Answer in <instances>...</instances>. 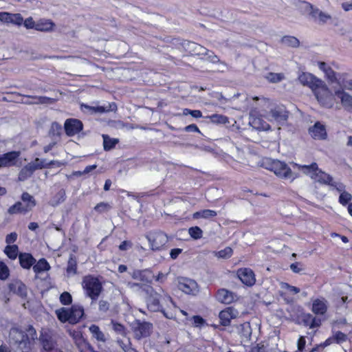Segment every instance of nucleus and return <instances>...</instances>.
<instances>
[{
  "label": "nucleus",
  "instance_id": "nucleus-1",
  "mask_svg": "<svg viewBox=\"0 0 352 352\" xmlns=\"http://www.w3.org/2000/svg\"><path fill=\"white\" fill-rule=\"evenodd\" d=\"M294 165L297 166L305 175H309L316 182L331 187H334L335 184L338 183L333 180L332 176L320 169L316 162H313L310 165H300L296 163H294Z\"/></svg>",
  "mask_w": 352,
  "mask_h": 352
},
{
  "label": "nucleus",
  "instance_id": "nucleus-2",
  "mask_svg": "<svg viewBox=\"0 0 352 352\" xmlns=\"http://www.w3.org/2000/svg\"><path fill=\"white\" fill-rule=\"evenodd\" d=\"M262 166L273 171L276 176L282 179L294 180L296 177L288 165L280 160L267 158L263 160Z\"/></svg>",
  "mask_w": 352,
  "mask_h": 352
},
{
  "label": "nucleus",
  "instance_id": "nucleus-3",
  "mask_svg": "<svg viewBox=\"0 0 352 352\" xmlns=\"http://www.w3.org/2000/svg\"><path fill=\"white\" fill-rule=\"evenodd\" d=\"M82 286L87 296L91 299V303L96 302L103 290L102 285L100 280L93 275H87L83 277Z\"/></svg>",
  "mask_w": 352,
  "mask_h": 352
},
{
  "label": "nucleus",
  "instance_id": "nucleus-4",
  "mask_svg": "<svg viewBox=\"0 0 352 352\" xmlns=\"http://www.w3.org/2000/svg\"><path fill=\"white\" fill-rule=\"evenodd\" d=\"M300 10L302 14H308L311 19L320 24H325L328 20L331 19L330 14L323 12L309 2L305 1H302Z\"/></svg>",
  "mask_w": 352,
  "mask_h": 352
},
{
  "label": "nucleus",
  "instance_id": "nucleus-5",
  "mask_svg": "<svg viewBox=\"0 0 352 352\" xmlns=\"http://www.w3.org/2000/svg\"><path fill=\"white\" fill-rule=\"evenodd\" d=\"M318 101L327 108H331L334 104V96L322 81V85L314 91Z\"/></svg>",
  "mask_w": 352,
  "mask_h": 352
},
{
  "label": "nucleus",
  "instance_id": "nucleus-6",
  "mask_svg": "<svg viewBox=\"0 0 352 352\" xmlns=\"http://www.w3.org/2000/svg\"><path fill=\"white\" fill-rule=\"evenodd\" d=\"M133 331L136 340H140L142 338L149 337L153 329V325L150 322L141 321L136 319L133 324Z\"/></svg>",
  "mask_w": 352,
  "mask_h": 352
},
{
  "label": "nucleus",
  "instance_id": "nucleus-7",
  "mask_svg": "<svg viewBox=\"0 0 352 352\" xmlns=\"http://www.w3.org/2000/svg\"><path fill=\"white\" fill-rule=\"evenodd\" d=\"M148 297L146 298V304L147 308L149 311L153 312H162L164 316L168 319H171L173 318V315H168L165 310L162 308V306L160 304V298L161 295L157 293L155 289L153 288V292L151 293H147Z\"/></svg>",
  "mask_w": 352,
  "mask_h": 352
},
{
  "label": "nucleus",
  "instance_id": "nucleus-8",
  "mask_svg": "<svg viewBox=\"0 0 352 352\" xmlns=\"http://www.w3.org/2000/svg\"><path fill=\"white\" fill-rule=\"evenodd\" d=\"M10 342L18 344L20 349H28L30 339L27 333L18 328H12L9 335Z\"/></svg>",
  "mask_w": 352,
  "mask_h": 352
},
{
  "label": "nucleus",
  "instance_id": "nucleus-9",
  "mask_svg": "<svg viewBox=\"0 0 352 352\" xmlns=\"http://www.w3.org/2000/svg\"><path fill=\"white\" fill-rule=\"evenodd\" d=\"M146 237L153 251L161 250L168 242L167 235L162 231L151 232Z\"/></svg>",
  "mask_w": 352,
  "mask_h": 352
},
{
  "label": "nucleus",
  "instance_id": "nucleus-10",
  "mask_svg": "<svg viewBox=\"0 0 352 352\" xmlns=\"http://www.w3.org/2000/svg\"><path fill=\"white\" fill-rule=\"evenodd\" d=\"M270 120L275 121L279 125H284L287 123L289 118V111L283 105L276 106L269 112Z\"/></svg>",
  "mask_w": 352,
  "mask_h": 352
},
{
  "label": "nucleus",
  "instance_id": "nucleus-11",
  "mask_svg": "<svg viewBox=\"0 0 352 352\" xmlns=\"http://www.w3.org/2000/svg\"><path fill=\"white\" fill-rule=\"evenodd\" d=\"M298 79L302 85L309 87L313 91L322 85V80L308 72L300 73Z\"/></svg>",
  "mask_w": 352,
  "mask_h": 352
},
{
  "label": "nucleus",
  "instance_id": "nucleus-12",
  "mask_svg": "<svg viewBox=\"0 0 352 352\" xmlns=\"http://www.w3.org/2000/svg\"><path fill=\"white\" fill-rule=\"evenodd\" d=\"M64 129L69 137H73L83 129V123L76 118H68L65 121Z\"/></svg>",
  "mask_w": 352,
  "mask_h": 352
},
{
  "label": "nucleus",
  "instance_id": "nucleus-13",
  "mask_svg": "<svg viewBox=\"0 0 352 352\" xmlns=\"http://www.w3.org/2000/svg\"><path fill=\"white\" fill-rule=\"evenodd\" d=\"M81 110L83 111H87L91 114L102 113L105 112L116 111L117 110V105L115 102L109 103L107 106H97L93 107L88 104H82Z\"/></svg>",
  "mask_w": 352,
  "mask_h": 352
},
{
  "label": "nucleus",
  "instance_id": "nucleus-14",
  "mask_svg": "<svg viewBox=\"0 0 352 352\" xmlns=\"http://www.w3.org/2000/svg\"><path fill=\"white\" fill-rule=\"evenodd\" d=\"M182 47L186 52L192 55L200 56L203 54H208L209 50L204 46L190 41H184L182 43Z\"/></svg>",
  "mask_w": 352,
  "mask_h": 352
},
{
  "label": "nucleus",
  "instance_id": "nucleus-15",
  "mask_svg": "<svg viewBox=\"0 0 352 352\" xmlns=\"http://www.w3.org/2000/svg\"><path fill=\"white\" fill-rule=\"evenodd\" d=\"M20 155L21 152L16 151L0 155V168L15 166Z\"/></svg>",
  "mask_w": 352,
  "mask_h": 352
},
{
  "label": "nucleus",
  "instance_id": "nucleus-16",
  "mask_svg": "<svg viewBox=\"0 0 352 352\" xmlns=\"http://www.w3.org/2000/svg\"><path fill=\"white\" fill-rule=\"evenodd\" d=\"M179 289L187 294L196 295L199 292L197 283L192 279L184 278L179 282Z\"/></svg>",
  "mask_w": 352,
  "mask_h": 352
},
{
  "label": "nucleus",
  "instance_id": "nucleus-17",
  "mask_svg": "<svg viewBox=\"0 0 352 352\" xmlns=\"http://www.w3.org/2000/svg\"><path fill=\"white\" fill-rule=\"evenodd\" d=\"M131 277L140 282L150 285L154 278V274L150 269L135 270L131 274Z\"/></svg>",
  "mask_w": 352,
  "mask_h": 352
},
{
  "label": "nucleus",
  "instance_id": "nucleus-18",
  "mask_svg": "<svg viewBox=\"0 0 352 352\" xmlns=\"http://www.w3.org/2000/svg\"><path fill=\"white\" fill-rule=\"evenodd\" d=\"M237 276L241 281L247 286L255 284L256 279L254 272L250 268H241L237 270Z\"/></svg>",
  "mask_w": 352,
  "mask_h": 352
},
{
  "label": "nucleus",
  "instance_id": "nucleus-19",
  "mask_svg": "<svg viewBox=\"0 0 352 352\" xmlns=\"http://www.w3.org/2000/svg\"><path fill=\"white\" fill-rule=\"evenodd\" d=\"M309 133L315 140H323L327 138L326 127L320 122H316L309 129Z\"/></svg>",
  "mask_w": 352,
  "mask_h": 352
},
{
  "label": "nucleus",
  "instance_id": "nucleus-20",
  "mask_svg": "<svg viewBox=\"0 0 352 352\" xmlns=\"http://www.w3.org/2000/svg\"><path fill=\"white\" fill-rule=\"evenodd\" d=\"M238 311L232 307H227L224 310L220 311L219 317L221 324L223 326H229L231 320L237 317Z\"/></svg>",
  "mask_w": 352,
  "mask_h": 352
},
{
  "label": "nucleus",
  "instance_id": "nucleus-21",
  "mask_svg": "<svg viewBox=\"0 0 352 352\" xmlns=\"http://www.w3.org/2000/svg\"><path fill=\"white\" fill-rule=\"evenodd\" d=\"M0 21L21 25L23 23V18L21 14H12L9 12H0Z\"/></svg>",
  "mask_w": 352,
  "mask_h": 352
},
{
  "label": "nucleus",
  "instance_id": "nucleus-22",
  "mask_svg": "<svg viewBox=\"0 0 352 352\" xmlns=\"http://www.w3.org/2000/svg\"><path fill=\"white\" fill-rule=\"evenodd\" d=\"M8 287L10 292L22 298L27 296V287L25 285L19 280H16L10 283Z\"/></svg>",
  "mask_w": 352,
  "mask_h": 352
},
{
  "label": "nucleus",
  "instance_id": "nucleus-23",
  "mask_svg": "<svg viewBox=\"0 0 352 352\" xmlns=\"http://www.w3.org/2000/svg\"><path fill=\"white\" fill-rule=\"evenodd\" d=\"M216 298L221 303L230 304L234 300L235 295L228 289H220L217 292Z\"/></svg>",
  "mask_w": 352,
  "mask_h": 352
},
{
  "label": "nucleus",
  "instance_id": "nucleus-24",
  "mask_svg": "<svg viewBox=\"0 0 352 352\" xmlns=\"http://www.w3.org/2000/svg\"><path fill=\"white\" fill-rule=\"evenodd\" d=\"M38 167L40 166H38ZM36 170H38V166H34L32 162L28 163L20 170L18 175L19 181H25L30 178Z\"/></svg>",
  "mask_w": 352,
  "mask_h": 352
},
{
  "label": "nucleus",
  "instance_id": "nucleus-25",
  "mask_svg": "<svg viewBox=\"0 0 352 352\" xmlns=\"http://www.w3.org/2000/svg\"><path fill=\"white\" fill-rule=\"evenodd\" d=\"M311 310L316 315H324L327 311V300L324 298L314 300Z\"/></svg>",
  "mask_w": 352,
  "mask_h": 352
},
{
  "label": "nucleus",
  "instance_id": "nucleus-26",
  "mask_svg": "<svg viewBox=\"0 0 352 352\" xmlns=\"http://www.w3.org/2000/svg\"><path fill=\"white\" fill-rule=\"evenodd\" d=\"M333 188L340 192L339 202L342 205L346 206L352 199V195L349 192L345 191V185L344 184L338 182L337 184H335Z\"/></svg>",
  "mask_w": 352,
  "mask_h": 352
},
{
  "label": "nucleus",
  "instance_id": "nucleus-27",
  "mask_svg": "<svg viewBox=\"0 0 352 352\" xmlns=\"http://www.w3.org/2000/svg\"><path fill=\"white\" fill-rule=\"evenodd\" d=\"M19 263L23 269L29 270L36 263V259L30 253H19Z\"/></svg>",
  "mask_w": 352,
  "mask_h": 352
},
{
  "label": "nucleus",
  "instance_id": "nucleus-28",
  "mask_svg": "<svg viewBox=\"0 0 352 352\" xmlns=\"http://www.w3.org/2000/svg\"><path fill=\"white\" fill-rule=\"evenodd\" d=\"M74 342L79 352H91L93 347L85 340L81 334L78 333L74 338Z\"/></svg>",
  "mask_w": 352,
  "mask_h": 352
},
{
  "label": "nucleus",
  "instance_id": "nucleus-29",
  "mask_svg": "<svg viewBox=\"0 0 352 352\" xmlns=\"http://www.w3.org/2000/svg\"><path fill=\"white\" fill-rule=\"evenodd\" d=\"M23 207L28 212L32 210L36 205V201L34 197L27 192L22 193L21 197Z\"/></svg>",
  "mask_w": 352,
  "mask_h": 352
},
{
  "label": "nucleus",
  "instance_id": "nucleus-30",
  "mask_svg": "<svg viewBox=\"0 0 352 352\" xmlns=\"http://www.w3.org/2000/svg\"><path fill=\"white\" fill-rule=\"evenodd\" d=\"M70 312L72 324H76L84 315V308L80 305L74 304L70 307Z\"/></svg>",
  "mask_w": 352,
  "mask_h": 352
},
{
  "label": "nucleus",
  "instance_id": "nucleus-31",
  "mask_svg": "<svg viewBox=\"0 0 352 352\" xmlns=\"http://www.w3.org/2000/svg\"><path fill=\"white\" fill-rule=\"evenodd\" d=\"M66 199V192L64 188H60L58 192L52 197L49 201V204L53 207H56L63 203Z\"/></svg>",
  "mask_w": 352,
  "mask_h": 352
},
{
  "label": "nucleus",
  "instance_id": "nucleus-32",
  "mask_svg": "<svg viewBox=\"0 0 352 352\" xmlns=\"http://www.w3.org/2000/svg\"><path fill=\"white\" fill-rule=\"evenodd\" d=\"M54 26V23H53L51 20L41 19L36 23V27L34 30L40 32H47L52 31Z\"/></svg>",
  "mask_w": 352,
  "mask_h": 352
},
{
  "label": "nucleus",
  "instance_id": "nucleus-33",
  "mask_svg": "<svg viewBox=\"0 0 352 352\" xmlns=\"http://www.w3.org/2000/svg\"><path fill=\"white\" fill-rule=\"evenodd\" d=\"M23 96L35 99L34 102H24L26 104H53L56 100L52 98L47 96H30V95H23Z\"/></svg>",
  "mask_w": 352,
  "mask_h": 352
},
{
  "label": "nucleus",
  "instance_id": "nucleus-34",
  "mask_svg": "<svg viewBox=\"0 0 352 352\" xmlns=\"http://www.w3.org/2000/svg\"><path fill=\"white\" fill-rule=\"evenodd\" d=\"M318 67L320 69L324 72L326 76L331 82H333L337 80L336 73L326 63L319 62Z\"/></svg>",
  "mask_w": 352,
  "mask_h": 352
},
{
  "label": "nucleus",
  "instance_id": "nucleus-35",
  "mask_svg": "<svg viewBox=\"0 0 352 352\" xmlns=\"http://www.w3.org/2000/svg\"><path fill=\"white\" fill-rule=\"evenodd\" d=\"M335 95L340 98L342 104L345 108L352 107V96L344 92L343 90L336 91Z\"/></svg>",
  "mask_w": 352,
  "mask_h": 352
},
{
  "label": "nucleus",
  "instance_id": "nucleus-36",
  "mask_svg": "<svg viewBox=\"0 0 352 352\" xmlns=\"http://www.w3.org/2000/svg\"><path fill=\"white\" fill-rule=\"evenodd\" d=\"M34 272L38 274L45 271H48L50 270V265L47 261V260L44 258H42L38 260V261L34 264L33 267Z\"/></svg>",
  "mask_w": 352,
  "mask_h": 352
},
{
  "label": "nucleus",
  "instance_id": "nucleus-37",
  "mask_svg": "<svg viewBox=\"0 0 352 352\" xmlns=\"http://www.w3.org/2000/svg\"><path fill=\"white\" fill-rule=\"evenodd\" d=\"M56 314L58 319L60 322H69L70 324H72L70 308L67 309V308L62 307L59 309H57L56 311Z\"/></svg>",
  "mask_w": 352,
  "mask_h": 352
},
{
  "label": "nucleus",
  "instance_id": "nucleus-38",
  "mask_svg": "<svg viewBox=\"0 0 352 352\" xmlns=\"http://www.w3.org/2000/svg\"><path fill=\"white\" fill-rule=\"evenodd\" d=\"M217 214V212L210 209L201 210L197 212H195L192 214V218L195 219H198L200 218L203 219H210L212 217H216Z\"/></svg>",
  "mask_w": 352,
  "mask_h": 352
},
{
  "label": "nucleus",
  "instance_id": "nucleus-39",
  "mask_svg": "<svg viewBox=\"0 0 352 352\" xmlns=\"http://www.w3.org/2000/svg\"><path fill=\"white\" fill-rule=\"evenodd\" d=\"M66 272L68 276L74 275L77 272V260L74 254H71L69 256Z\"/></svg>",
  "mask_w": 352,
  "mask_h": 352
},
{
  "label": "nucleus",
  "instance_id": "nucleus-40",
  "mask_svg": "<svg viewBox=\"0 0 352 352\" xmlns=\"http://www.w3.org/2000/svg\"><path fill=\"white\" fill-rule=\"evenodd\" d=\"M103 148L106 151L113 149L116 145L119 142L117 138H111L108 135L103 134Z\"/></svg>",
  "mask_w": 352,
  "mask_h": 352
},
{
  "label": "nucleus",
  "instance_id": "nucleus-41",
  "mask_svg": "<svg viewBox=\"0 0 352 352\" xmlns=\"http://www.w3.org/2000/svg\"><path fill=\"white\" fill-rule=\"evenodd\" d=\"M8 213L11 215L19 213L25 214L28 212L24 208L23 203L17 201L8 209Z\"/></svg>",
  "mask_w": 352,
  "mask_h": 352
},
{
  "label": "nucleus",
  "instance_id": "nucleus-42",
  "mask_svg": "<svg viewBox=\"0 0 352 352\" xmlns=\"http://www.w3.org/2000/svg\"><path fill=\"white\" fill-rule=\"evenodd\" d=\"M4 253L7 256L14 260L19 256V247L16 245H8L4 249Z\"/></svg>",
  "mask_w": 352,
  "mask_h": 352
},
{
  "label": "nucleus",
  "instance_id": "nucleus-43",
  "mask_svg": "<svg viewBox=\"0 0 352 352\" xmlns=\"http://www.w3.org/2000/svg\"><path fill=\"white\" fill-rule=\"evenodd\" d=\"M210 121L214 124H224L229 123V118L221 114H212L207 117Z\"/></svg>",
  "mask_w": 352,
  "mask_h": 352
},
{
  "label": "nucleus",
  "instance_id": "nucleus-44",
  "mask_svg": "<svg viewBox=\"0 0 352 352\" xmlns=\"http://www.w3.org/2000/svg\"><path fill=\"white\" fill-rule=\"evenodd\" d=\"M281 42L287 46L292 47H298L300 45L299 40L295 36H284L281 38Z\"/></svg>",
  "mask_w": 352,
  "mask_h": 352
},
{
  "label": "nucleus",
  "instance_id": "nucleus-45",
  "mask_svg": "<svg viewBox=\"0 0 352 352\" xmlns=\"http://www.w3.org/2000/svg\"><path fill=\"white\" fill-rule=\"evenodd\" d=\"M89 331L97 340L104 342L105 336L104 334L100 331L98 326L96 324H91L89 327Z\"/></svg>",
  "mask_w": 352,
  "mask_h": 352
},
{
  "label": "nucleus",
  "instance_id": "nucleus-46",
  "mask_svg": "<svg viewBox=\"0 0 352 352\" xmlns=\"http://www.w3.org/2000/svg\"><path fill=\"white\" fill-rule=\"evenodd\" d=\"M131 288L137 287L138 289L147 293H151L153 292V287L151 285L146 284L144 283H129Z\"/></svg>",
  "mask_w": 352,
  "mask_h": 352
},
{
  "label": "nucleus",
  "instance_id": "nucleus-47",
  "mask_svg": "<svg viewBox=\"0 0 352 352\" xmlns=\"http://www.w3.org/2000/svg\"><path fill=\"white\" fill-rule=\"evenodd\" d=\"M41 342L45 351H51L54 348V343L50 337L41 335L40 337Z\"/></svg>",
  "mask_w": 352,
  "mask_h": 352
},
{
  "label": "nucleus",
  "instance_id": "nucleus-48",
  "mask_svg": "<svg viewBox=\"0 0 352 352\" xmlns=\"http://www.w3.org/2000/svg\"><path fill=\"white\" fill-rule=\"evenodd\" d=\"M190 236L194 239H199L203 236L202 230L198 226L191 227L188 229Z\"/></svg>",
  "mask_w": 352,
  "mask_h": 352
},
{
  "label": "nucleus",
  "instance_id": "nucleus-49",
  "mask_svg": "<svg viewBox=\"0 0 352 352\" xmlns=\"http://www.w3.org/2000/svg\"><path fill=\"white\" fill-rule=\"evenodd\" d=\"M233 250L230 247H226L223 250L214 252V255L218 258H228L232 255Z\"/></svg>",
  "mask_w": 352,
  "mask_h": 352
},
{
  "label": "nucleus",
  "instance_id": "nucleus-50",
  "mask_svg": "<svg viewBox=\"0 0 352 352\" xmlns=\"http://www.w3.org/2000/svg\"><path fill=\"white\" fill-rule=\"evenodd\" d=\"M111 324H112L113 329L115 331V332H116L117 333H118L122 336H126V328L123 324H122L116 321H114V320H111Z\"/></svg>",
  "mask_w": 352,
  "mask_h": 352
},
{
  "label": "nucleus",
  "instance_id": "nucleus-51",
  "mask_svg": "<svg viewBox=\"0 0 352 352\" xmlns=\"http://www.w3.org/2000/svg\"><path fill=\"white\" fill-rule=\"evenodd\" d=\"M60 302L63 305H69L72 302V296L67 292H63L60 296Z\"/></svg>",
  "mask_w": 352,
  "mask_h": 352
},
{
  "label": "nucleus",
  "instance_id": "nucleus-52",
  "mask_svg": "<svg viewBox=\"0 0 352 352\" xmlns=\"http://www.w3.org/2000/svg\"><path fill=\"white\" fill-rule=\"evenodd\" d=\"M9 269L2 261H0V279L6 280L9 276Z\"/></svg>",
  "mask_w": 352,
  "mask_h": 352
},
{
  "label": "nucleus",
  "instance_id": "nucleus-53",
  "mask_svg": "<svg viewBox=\"0 0 352 352\" xmlns=\"http://www.w3.org/2000/svg\"><path fill=\"white\" fill-rule=\"evenodd\" d=\"M183 115L188 116L190 115L195 118H199L202 117V113L199 110H191L189 109H184L183 110Z\"/></svg>",
  "mask_w": 352,
  "mask_h": 352
},
{
  "label": "nucleus",
  "instance_id": "nucleus-54",
  "mask_svg": "<svg viewBox=\"0 0 352 352\" xmlns=\"http://www.w3.org/2000/svg\"><path fill=\"white\" fill-rule=\"evenodd\" d=\"M334 337L336 339V343L337 344L343 343L348 339L347 336L340 331H338L334 333Z\"/></svg>",
  "mask_w": 352,
  "mask_h": 352
},
{
  "label": "nucleus",
  "instance_id": "nucleus-55",
  "mask_svg": "<svg viewBox=\"0 0 352 352\" xmlns=\"http://www.w3.org/2000/svg\"><path fill=\"white\" fill-rule=\"evenodd\" d=\"M34 166H39L40 167H38V169H42L44 168H49L48 162H46L45 159H39L36 158L34 161L32 162Z\"/></svg>",
  "mask_w": 352,
  "mask_h": 352
},
{
  "label": "nucleus",
  "instance_id": "nucleus-56",
  "mask_svg": "<svg viewBox=\"0 0 352 352\" xmlns=\"http://www.w3.org/2000/svg\"><path fill=\"white\" fill-rule=\"evenodd\" d=\"M110 208L111 206L107 203L104 202H100L94 207V210L100 213L108 210Z\"/></svg>",
  "mask_w": 352,
  "mask_h": 352
},
{
  "label": "nucleus",
  "instance_id": "nucleus-57",
  "mask_svg": "<svg viewBox=\"0 0 352 352\" xmlns=\"http://www.w3.org/2000/svg\"><path fill=\"white\" fill-rule=\"evenodd\" d=\"M99 311L102 313H106L110 307V304L108 301L100 300L98 302Z\"/></svg>",
  "mask_w": 352,
  "mask_h": 352
},
{
  "label": "nucleus",
  "instance_id": "nucleus-58",
  "mask_svg": "<svg viewBox=\"0 0 352 352\" xmlns=\"http://www.w3.org/2000/svg\"><path fill=\"white\" fill-rule=\"evenodd\" d=\"M36 23V22L33 20L32 17H28L23 21L24 26L27 29H35Z\"/></svg>",
  "mask_w": 352,
  "mask_h": 352
},
{
  "label": "nucleus",
  "instance_id": "nucleus-59",
  "mask_svg": "<svg viewBox=\"0 0 352 352\" xmlns=\"http://www.w3.org/2000/svg\"><path fill=\"white\" fill-rule=\"evenodd\" d=\"M60 130H61L60 125L59 124H58L57 122H53L52 124V129L50 131V133H52L53 135H57L59 137L60 135Z\"/></svg>",
  "mask_w": 352,
  "mask_h": 352
},
{
  "label": "nucleus",
  "instance_id": "nucleus-60",
  "mask_svg": "<svg viewBox=\"0 0 352 352\" xmlns=\"http://www.w3.org/2000/svg\"><path fill=\"white\" fill-rule=\"evenodd\" d=\"M282 288L283 289H286L289 290V292H293L294 294H298L300 291L298 287L290 285L287 283H282Z\"/></svg>",
  "mask_w": 352,
  "mask_h": 352
},
{
  "label": "nucleus",
  "instance_id": "nucleus-61",
  "mask_svg": "<svg viewBox=\"0 0 352 352\" xmlns=\"http://www.w3.org/2000/svg\"><path fill=\"white\" fill-rule=\"evenodd\" d=\"M17 234L16 232H11L10 234H8L6 237V243L8 245H10L13 243H14L17 239Z\"/></svg>",
  "mask_w": 352,
  "mask_h": 352
},
{
  "label": "nucleus",
  "instance_id": "nucleus-62",
  "mask_svg": "<svg viewBox=\"0 0 352 352\" xmlns=\"http://www.w3.org/2000/svg\"><path fill=\"white\" fill-rule=\"evenodd\" d=\"M192 320L195 327H201L205 323V320L200 316H194Z\"/></svg>",
  "mask_w": 352,
  "mask_h": 352
},
{
  "label": "nucleus",
  "instance_id": "nucleus-63",
  "mask_svg": "<svg viewBox=\"0 0 352 352\" xmlns=\"http://www.w3.org/2000/svg\"><path fill=\"white\" fill-rule=\"evenodd\" d=\"M133 244L129 241H124L119 245L120 250L125 251L132 247Z\"/></svg>",
  "mask_w": 352,
  "mask_h": 352
},
{
  "label": "nucleus",
  "instance_id": "nucleus-64",
  "mask_svg": "<svg viewBox=\"0 0 352 352\" xmlns=\"http://www.w3.org/2000/svg\"><path fill=\"white\" fill-rule=\"evenodd\" d=\"M208 58L209 61H210L212 63H219L220 61L219 57L214 54V52L209 50L208 53Z\"/></svg>",
  "mask_w": 352,
  "mask_h": 352
}]
</instances>
